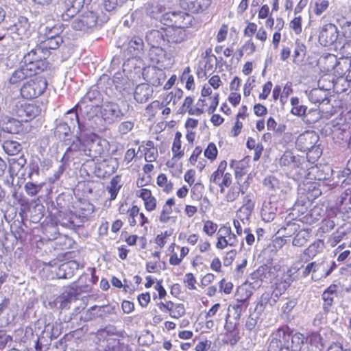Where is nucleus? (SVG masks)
I'll return each mask as SVG.
<instances>
[{
	"instance_id": "3c124183",
	"label": "nucleus",
	"mask_w": 351,
	"mask_h": 351,
	"mask_svg": "<svg viewBox=\"0 0 351 351\" xmlns=\"http://www.w3.org/2000/svg\"><path fill=\"white\" fill-rule=\"evenodd\" d=\"M171 16L172 26L178 27V23H181L185 25L184 28L186 29L191 24V16L186 12L172 13Z\"/></svg>"
},
{
	"instance_id": "c03bdc74",
	"label": "nucleus",
	"mask_w": 351,
	"mask_h": 351,
	"mask_svg": "<svg viewBox=\"0 0 351 351\" xmlns=\"http://www.w3.org/2000/svg\"><path fill=\"white\" fill-rule=\"evenodd\" d=\"M285 25V21L282 18H277V25L276 30L273 32L271 36V45L274 50L279 49L280 43L282 39L281 30L283 29Z\"/></svg>"
},
{
	"instance_id": "9d476101",
	"label": "nucleus",
	"mask_w": 351,
	"mask_h": 351,
	"mask_svg": "<svg viewBox=\"0 0 351 351\" xmlns=\"http://www.w3.org/2000/svg\"><path fill=\"white\" fill-rule=\"evenodd\" d=\"M276 277L278 275L276 268L267 265H261L250 274L251 279L256 283L259 282L273 283Z\"/></svg>"
},
{
	"instance_id": "8fccbe9b",
	"label": "nucleus",
	"mask_w": 351,
	"mask_h": 351,
	"mask_svg": "<svg viewBox=\"0 0 351 351\" xmlns=\"http://www.w3.org/2000/svg\"><path fill=\"white\" fill-rule=\"evenodd\" d=\"M4 152L10 156L18 154L22 149V145L17 141L14 140L4 141L2 144Z\"/></svg>"
},
{
	"instance_id": "b1692460",
	"label": "nucleus",
	"mask_w": 351,
	"mask_h": 351,
	"mask_svg": "<svg viewBox=\"0 0 351 351\" xmlns=\"http://www.w3.org/2000/svg\"><path fill=\"white\" fill-rule=\"evenodd\" d=\"M255 207V197L254 194L249 193L242 199V204L237 210L239 217L243 220L249 219Z\"/></svg>"
},
{
	"instance_id": "13d9d810",
	"label": "nucleus",
	"mask_w": 351,
	"mask_h": 351,
	"mask_svg": "<svg viewBox=\"0 0 351 351\" xmlns=\"http://www.w3.org/2000/svg\"><path fill=\"white\" fill-rule=\"evenodd\" d=\"M218 154L219 150L214 142H210L204 150V156L211 163L217 160Z\"/></svg>"
},
{
	"instance_id": "1a4fd4ad",
	"label": "nucleus",
	"mask_w": 351,
	"mask_h": 351,
	"mask_svg": "<svg viewBox=\"0 0 351 351\" xmlns=\"http://www.w3.org/2000/svg\"><path fill=\"white\" fill-rule=\"evenodd\" d=\"M189 252V246L180 245L174 241L171 242L167 247L166 254L169 258V265L173 267H180Z\"/></svg>"
},
{
	"instance_id": "c756f323",
	"label": "nucleus",
	"mask_w": 351,
	"mask_h": 351,
	"mask_svg": "<svg viewBox=\"0 0 351 351\" xmlns=\"http://www.w3.org/2000/svg\"><path fill=\"white\" fill-rule=\"evenodd\" d=\"M248 116L247 107L245 105H243L236 114L234 124L231 128L230 134L232 136L236 137L241 134L243 127V122L241 120H245Z\"/></svg>"
},
{
	"instance_id": "393cba45",
	"label": "nucleus",
	"mask_w": 351,
	"mask_h": 351,
	"mask_svg": "<svg viewBox=\"0 0 351 351\" xmlns=\"http://www.w3.org/2000/svg\"><path fill=\"white\" fill-rule=\"evenodd\" d=\"M63 31L62 25L53 20L48 21L39 27V34L45 38H53L60 35Z\"/></svg>"
},
{
	"instance_id": "20e7f679",
	"label": "nucleus",
	"mask_w": 351,
	"mask_h": 351,
	"mask_svg": "<svg viewBox=\"0 0 351 351\" xmlns=\"http://www.w3.org/2000/svg\"><path fill=\"white\" fill-rule=\"evenodd\" d=\"M149 184L145 182V176H139L136 180V189L134 191V194L143 202L145 211L152 213L157 209L158 202L152 191L145 187Z\"/></svg>"
},
{
	"instance_id": "bb28decb",
	"label": "nucleus",
	"mask_w": 351,
	"mask_h": 351,
	"mask_svg": "<svg viewBox=\"0 0 351 351\" xmlns=\"http://www.w3.org/2000/svg\"><path fill=\"white\" fill-rule=\"evenodd\" d=\"M194 100L193 96H186L179 107L177 113L179 114L187 113L190 116H201L198 105L196 104V105L194 106Z\"/></svg>"
},
{
	"instance_id": "c9c22d12",
	"label": "nucleus",
	"mask_w": 351,
	"mask_h": 351,
	"mask_svg": "<svg viewBox=\"0 0 351 351\" xmlns=\"http://www.w3.org/2000/svg\"><path fill=\"white\" fill-rule=\"evenodd\" d=\"M182 134L180 131H177L175 133L172 144H171V152L174 158H183L185 153V147L182 144Z\"/></svg>"
},
{
	"instance_id": "ddd939ff",
	"label": "nucleus",
	"mask_w": 351,
	"mask_h": 351,
	"mask_svg": "<svg viewBox=\"0 0 351 351\" xmlns=\"http://www.w3.org/2000/svg\"><path fill=\"white\" fill-rule=\"evenodd\" d=\"M120 150L121 152H119V150L117 149L112 152L114 157H111L112 172L116 171L120 165H128L137 155L134 148H130L125 152L123 159H121V156L123 153V148L121 147Z\"/></svg>"
},
{
	"instance_id": "39448f33",
	"label": "nucleus",
	"mask_w": 351,
	"mask_h": 351,
	"mask_svg": "<svg viewBox=\"0 0 351 351\" xmlns=\"http://www.w3.org/2000/svg\"><path fill=\"white\" fill-rule=\"evenodd\" d=\"M219 103V94L213 93L210 86L204 84L201 91L200 97L197 101L201 115L207 112L208 114H213L217 109Z\"/></svg>"
},
{
	"instance_id": "2f4dec72",
	"label": "nucleus",
	"mask_w": 351,
	"mask_h": 351,
	"mask_svg": "<svg viewBox=\"0 0 351 351\" xmlns=\"http://www.w3.org/2000/svg\"><path fill=\"white\" fill-rule=\"evenodd\" d=\"M85 0H72L65 3V11L62 14L63 20H68L75 15L83 7Z\"/></svg>"
},
{
	"instance_id": "2eb2a0df",
	"label": "nucleus",
	"mask_w": 351,
	"mask_h": 351,
	"mask_svg": "<svg viewBox=\"0 0 351 351\" xmlns=\"http://www.w3.org/2000/svg\"><path fill=\"white\" fill-rule=\"evenodd\" d=\"M319 140V135L313 130H306L300 134L296 138V147L303 152L313 147Z\"/></svg>"
},
{
	"instance_id": "4468645a",
	"label": "nucleus",
	"mask_w": 351,
	"mask_h": 351,
	"mask_svg": "<svg viewBox=\"0 0 351 351\" xmlns=\"http://www.w3.org/2000/svg\"><path fill=\"white\" fill-rule=\"evenodd\" d=\"M176 206L174 197H169L165 199L158 213V221L160 223L167 224L176 223L177 217L173 215V207Z\"/></svg>"
},
{
	"instance_id": "864d4df0",
	"label": "nucleus",
	"mask_w": 351,
	"mask_h": 351,
	"mask_svg": "<svg viewBox=\"0 0 351 351\" xmlns=\"http://www.w3.org/2000/svg\"><path fill=\"white\" fill-rule=\"evenodd\" d=\"M311 237V231L307 229L300 230L294 237L292 244L294 246H304L309 240Z\"/></svg>"
},
{
	"instance_id": "49530a36",
	"label": "nucleus",
	"mask_w": 351,
	"mask_h": 351,
	"mask_svg": "<svg viewBox=\"0 0 351 351\" xmlns=\"http://www.w3.org/2000/svg\"><path fill=\"white\" fill-rule=\"evenodd\" d=\"M172 229L166 230L158 234L154 239V243L159 250H162L168 243L171 237L173 234Z\"/></svg>"
},
{
	"instance_id": "5fc2aeb1",
	"label": "nucleus",
	"mask_w": 351,
	"mask_h": 351,
	"mask_svg": "<svg viewBox=\"0 0 351 351\" xmlns=\"http://www.w3.org/2000/svg\"><path fill=\"white\" fill-rule=\"evenodd\" d=\"M303 17L300 14L294 15L289 21V29L295 35H300L302 32Z\"/></svg>"
},
{
	"instance_id": "7ed1b4c3",
	"label": "nucleus",
	"mask_w": 351,
	"mask_h": 351,
	"mask_svg": "<svg viewBox=\"0 0 351 351\" xmlns=\"http://www.w3.org/2000/svg\"><path fill=\"white\" fill-rule=\"evenodd\" d=\"M279 165L289 172H294L297 176L306 173L311 167L307 164L305 157L295 154L291 150H286L279 159Z\"/></svg>"
},
{
	"instance_id": "5701e85b",
	"label": "nucleus",
	"mask_w": 351,
	"mask_h": 351,
	"mask_svg": "<svg viewBox=\"0 0 351 351\" xmlns=\"http://www.w3.org/2000/svg\"><path fill=\"white\" fill-rule=\"evenodd\" d=\"M290 338L292 339V343H293V339L300 340L301 343H303V335L300 332L292 335V330L287 325L278 328L276 331V339H278L279 341L285 346H289V341Z\"/></svg>"
},
{
	"instance_id": "6e6552de",
	"label": "nucleus",
	"mask_w": 351,
	"mask_h": 351,
	"mask_svg": "<svg viewBox=\"0 0 351 351\" xmlns=\"http://www.w3.org/2000/svg\"><path fill=\"white\" fill-rule=\"evenodd\" d=\"M47 86V82L43 77H36L23 84L21 94L23 98L31 99L40 96Z\"/></svg>"
},
{
	"instance_id": "052dcab7",
	"label": "nucleus",
	"mask_w": 351,
	"mask_h": 351,
	"mask_svg": "<svg viewBox=\"0 0 351 351\" xmlns=\"http://www.w3.org/2000/svg\"><path fill=\"white\" fill-rule=\"evenodd\" d=\"M183 95L184 91L182 89L177 88L168 93L165 98V101L167 102V104L172 103V105L175 106L180 101Z\"/></svg>"
},
{
	"instance_id": "09e8293b",
	"label": "nucleus",
	"mask_w": 351,
	"mask_h": 351,
	"mask_svg": "<svg viewBox=\"0 0 351 351\" xmlns=\"http://www.w3.org/2000/svg\"><path fill=\"white\" fill-rule=\"evenodd\" d=\"M307 153L305 157L307 164H308L311 169H312L315 163L319 160L322 156V152L319 145H314L310 149H307Z\"/></svg>"
},
{
	"instance_id": "6ab92c4d",
	"label": "nucleus",
	"mask_w": 351,
	"mask_h": 351,
	"mask_svg": "<svg viewBox=\"0 0 351 351\" xmlns=\"http://www.w3.org/2000/svg\"><path fill=\"white\" fill-rule=\"evenodd\" d=\"M15 112L21 119V121L27 122L35 118L39 114L40 110L35 104L24 102L16 105Z\"/></svg>"
},
{
	"instance_id": "e2e57ef3",
	"label": "nucleus",
	"mask_w": 351,
	"mask_h": 351,
	"mask_svg": "<svg viewBox=\"0 0 351 351\" xmlns=\"http://www.w3.org/2000/svg\"><path fill=\"white\" fill-rule=\"evenodd\" d=\"M330 5L328 0H315L313 5V13L316 16H320L326 12Z\"/></svg>"
},
{
	"instance_id": "4be33fe9",
	"label": "nucleus",
	"mask_w": 351,
	"mask_h": 351,
	"mask_svg": "<svg viewBox=\"0 0 351 351\" xmlns=\"http://www.w3.org/2000/svg\"><path fill=\"white\" fill-rule=\"evenodd\" d=\"M202 62L198 66L196 71V75L198 78H207L208 74L214 72L215 69L222 60V58H202Z\"/></svg>"
},
{
	"instance_id": "58836bf2",
	"label": "nucleus",
	"mask_w": 351,
	"mask_h": 351,
	"mask_svg": "<svg viewBox=\"0 0 351 351\" xmlns=\"http://www.w3.org/2000/svg\"><path fill=\"white\" fill-rule=\"evenodd\" d=\"M156 182L158 187L165 194L171 193L174 189L173 182L164 173H160L157 176Z\"/></svg>"
},
{
	"instance_id": "a878e982",
	"label": "nucleus",
	"mask_w": 351,
	"mask_h": 351,
	"mask_svg": "<svg viewBox=\"0 0 351 351\" xmlns=\"http://www.w3.org/2000/svg\"><path fill=\"white\" fill-rule=\"evenodd\" d=\"M79 263L75 261H70L60 264L55 268L58 278L69 279L73 276L75 272L79 268Z\"/></svg>"
},
{
	"instance_id": "f03ea898",
	"label": "nucleus",
	"mask_w": 351,
	"mask_h": 351,
	"mask_svg": "<svg viewBox=\"0 0 351 351\" xmlns=\"http://www.w3.org/2000/svg\"><path fill=\"white\" fill-rule=\"evenodd\" d=\"M94 137L95 135L90 129L84 124H80L79 131L77 132V138L67 148L64 156L74 158L83 155H90V151L84 147L82 142L93 141Z\"/></svg>"
},
{
	"instance_id": "680f3d73",
	"label": "nucleus",
	"mask_w": 351,
	"mask_h": 351,
	"mask_svg": "<svg viewBox=\"0 0 351 351\" xmlns=\"http://www.w3.org/2000/svg\"><path fill=\"white\" fill-rule=\"evenodd\" d=\"M94 211V206L88 202H81L79 206L78 216L83 221L86 219Z\"/></svg>"
},
{
	"instance_id": "69168bd1",
	"label": "nucleus",
	"mask_w": 351,
	"mask_h": 351,
	"mask_svg": "<svg viewBox=\"0 0 351 351\" xmlns=\"http://www.w3.org/2000/svg\"><path fill=\"white\" fill-rule=\"evenodd\" d=\"M14 27L18 35L24 36L29 27L28 19L25 16H20Z\"/></svg>"
},
{
	"instance_id": "a19ab883",
	"label": "nucleus",
	"mask_w": 351,
	"mask_h": 351,
	"mask_svg": "<svg viewBox=\"0 0 351 351\" xmlns=\"http://www.w3.org/2000/svg\"><path fill=\"white\" fill-rule=\"evenodd\" d=\"M180 80L185 84V89L193 92L195 90V82L189 66H186L180 76Z\"/></svg>"
},
{
	"instance_id": "412c9836",
	"label": "nucleus",
	"mask_w": 351,
	"mask_h": 351,
	"mask_svg": "<svg viewBox=\"0 0 351 351\" xmlns=\"http://www.w3.org/2000/svg\"><path fill=\"white\" fill-rule=\"evenodd\" d=\"M230 166L234 171L236 180L240 182L244 176L248 174L250 170V158L247 156L239 160H232Z\"/></svg>"
},
{
	"instance_id": "f704fd0d",
	"label": "nucleus",
	"mask_w": 351,
	"mask_h": 351,
	"mask_svg": "<svg viewBox=\"0 0 351 351\" xmlns=\"http://www.w3.org/2000/svg\"><path fill=\"white\" fill-rule=\"evenodd\" d=\"M252 295L253 291L251 284L245 282L237 287L234 293V300L249 304Z\"/></svg>"
},
{
	"instance_id": "f3484780",
	"label": "nucleus",
	"mask_w": 351,
	"mask_h": 351,
	"mask_svg": "<svg viewBox=\"0 0 351 351\" xmlns=\"http://www.w3.org/2000/svg\"><path fill=\"white\" fill-rule=\"evenodd\" d=\"M143 75L147 84L156 87L161 86L166 78L165 71L154 66L145 68L143 70Z\"/></svg>"
},
{
	"instance_id": "a211bd4d",
	"label": "nucleus",
	"mask_w": 351,
	"mask_h": 351,
	"mask_svg": "<svg viewBox=\"0 0 351 351\" xmlns=\"http://www.w3.org/2000/svg\"><path fill=\"white\" fill-rule=\"evenodd\" d=\"M127 220L129 225L132 227L136 226L144 227L149 223L148 217L141 210V208L136 204H133L131 207L128 208Z\"/></svg>"
},
{
	"instance_id": "f257e3e1",
	"label": "nucleus",
	"mask_w": 351,
	"mask_h": 351,
	"mask_svg": "<svg viewBox=\"0 0 351 351\" xmlns=\"http://www.w3.org/2000/svg\"><path fill=\"white\" fill-rule=\"evenodd\" d=\"M227 167V161L226 160H221L217 169L210 174L209 182L210 185L219 189L226 202L231 203L236 201L239 197L240 194L245 193L249 183L244 186L237 180L233 182L232 175L226 171Z\"/></svg>"
},
{
	"instance_id": "9b49d317",
	"label": "nucleus",
	"mask_w": 351,
	"mask_h": 351,
	"mask_svg": "<svg viewBox=\"0 0 351 351\" xmlns=\"http://www.w3.org/2000/svg\"><path fill=\"white\" fill-rule=\"evenodd\" d=\"M339 32L337 26L331 23L324 24L319 31V43L325 47L332 45L337 39Z\"/></svg>"
},
{
	"instance_id": "72a5a7b5",
	"label": "nucleus",
	"mask_w": 351,
	"mask_h": 351,
	"mask_svg": "<svg viewBox=\"0 0 351 351\" xmlns=\"http://www.w3.org/2000/svg\"><path fill=\"white\" fill-rule=\"evenodd\" d=\"M337 296V285L331 284L322 293L323 308L328 311L334 302V298Z\"/></svg>"
},
{
	"instance_id": "de8ad7c7",
	"label": "nucleus",
	"mask_w": 351,
	"mask_h": 351,
	"mask_svg": "<svg viewBox=\"0 0 351 351\" xmlns=\"http://www.w3.org/2000/svg\"><path fill=\"white\" fill-rule=\"evenodd\" d=\"M257 50V47L252 38L246 40L238 49V55L239 58L244 56H250L254 54Z\"/></svg>"
},
{
	"instance_id": "f8f14e48",
	"label": "nucleus",
	"mask_w": 351,
	"mask_h": 351,
	"mask_svg": "<svg viewBox=\"0 0 351 351\" xmlns=\"http://www.w3.org/2000/svg\"><path fill=\"white\" fill-rule=\"evenodd\" d=\"M156 306L160 311L168 313L173 319H178L186 314V308L182 303H175L171 300H167L158 302Z\"/></svg>"
},
{
	"instance_id": "79ce46f5",
	"label": "nucleus",
	"mask_w": 351,
	"mask_h": 351,
	"mask_svg": "<svg viewBox=\"0 0 351 351\" xmlns=\"http://www.w3.org/2000/svg\"><path fill=\"white\" fill-rule=\"evenodd\" d=\"M2 122L3 130L9 133L18 134L22 129L21 120L19 121L7 117L2 120Z\"/></svg>"
},
{
	"instance_id": "dca6fc26",
	"label": "nucleus",
	"mask_w": 351,
	"mask_h": 351,
	"mask_svg": "<svg viewBox=\"0 0 351 351\" xmlns=\"http://www.w3.org/2000/svg\"><path fill=\"white\" fill-rule=\"evenodd\" d=\"M97 21L96 14L91 11H88L74 19L72 22V27L77 31H86L95 26Z\"/></svg>"
},
{
	"instance_id": "774afa93",
	"label": "nucleus",
	"mask_w": 351,
	"mask_h": 351,
	"mask_svg": "<svg viewBox=\"0 0 351 351\" xmlns=\"http://www.w3.org/2000/svg\"><path fill=\"white\" fill-rule=\"evenodd\" d=\"M42 43L43 45V48L49 49H56L62 43V39L60 35H58L53 38H45V40L42 41Z\"/></svg>"
},
{
	"instance_id": "603ef678",
	"label": "nucleus",
	"mask_w": 351,
	"mask_h": 351,
	"mask_svg": "<svg viewBox=\"0 0 351 351\" xmlns=\"http://www.w3.org/2000/svg\"><path fill=\"white\" fill-rule=\"evenodd\" d=\"M290 103L291 105V113L298 117H302L306 114L307 106L301 105L300 99L297 97L291 98Z\"/></svg>"
},
{
	"instance_id": "4c0bfd02",
	"label": "nucleus",
	"mask_w": 351,
	"mask_h": 351,
	"mask_svg": "<svg viewBox=\"0 0 351 351\" xmlns=\"http://www.w3.org/2000/svg\"><path fill=\"white\" fill-rule=\"evenodd\" d=\"M272 298L273 296L269 292L262 293L256 301L254 311L261 315L265 311L268 304L272 306L276 302L277 299L272 300Z\"/></svg>"
},
{
	"instance_id": "e433bc0d",
	"label": "nucleus",
	"mask_w": 351,
	"mask_h": 351,
	"mask_svg": "<svg viewBox=\"0 0 351 351\" xmlns=\"http://www.w3.org/2000/svg\"><path fill=\"white\" fill-rule=\"evenodd\" d=\"M199 123V120L193 117H188L186 119L184 123V128L186 131L185 136L189 143L193 144L196 137L195 130L198 127Z\"/></svg>"
},
{
	"instance_id": "aec40b11",
	"label": "nucleus",
	"mask_w": 351,
	"mask_h": 351,
	"mask_svg": "<svg viewBox=\"0 0 351 351\" xmlns=\"http://www.w3.org/2000/svg\"><path fill=\"white\" fill-rule=\"evenodd\" d=\"M184 24L178 23V27L169 25L165 30V36L169 43H180L186 38Z\"/></svg>"
},
{
	"instance_id": "338daca9",
	"label": "nucleus",
	"mask_w": 351,
	"mask_h": 351,
	"mask_svg": "<svg viewBox=\"0 0 351 351\" xmlns=\"http://www.w3.org/2000/svg\"><path fill=\"white\" fill-rule=\"evenodd\" d=\"M306 53V46L303 43H296L293 54V62L297 64L300 63Z\"/></svg>"
},
{
	"instance_id": "ea45409f",
	"label": "nucleus",
	"mask_w": 351,
	"mask_h": 351,
	"mask_svg": "<svg viewBox=\"0 0 351 351\" xmlns=\"http://www.w3.org/2000/svg\"><path fill=\"white\" fill-rule=\"evenodd\" d=\"M324 240L317 239L304 250L303 255L306 256L307 258H313L317 254L322 253L324 250Z\"/></svg>"
},
{
	"instance_id": "37998d69",
	"label": "nucleus",
	"mask_w": 351,
	"mask_h": 351,
	"mask_svg": "<svg viewBox=\"0 0 351 351\" xmlns=\"http://www.w3.org/2000/svg\"><path fill=\"white\" fill-rule=\"evenodd\" d=\"M27 68L21 65V68L16 70L10 78V82L11 84H16L23 80L25 79L28 76H31L34 74V69Z\"/></svg>"
},
{
	"instance_id": "7c9ffc66",
	"label": "nucleus",
	"mask_w": 351,
	"mask_h": 351,
	"mask_svg": "<svg viewBox=\"0 0 351 351\" xmlns=\"http://www.w3.org/2000/svg\"><path fill=\"white\" fill-rule=\"evenodd\" d=\"M153 90L147 84L138 85L134 93V99L140 104L145 103L152 95Z\"/></svg>"
},
{
	"instance_id": "423d86ee",
	"label": "nucleus",
	"mask_w": 351,
	"mask_h": 351,
	"mask_svg": "<svg viewBox=\"0 0 351 351\" xmlns=\"http://www.w3.org/2000/svg\"><path fill=\"white\" fill-rule=\"evenodd\" d=\"M238 243L239 239L231 227L225 224L220 226L216 234L215 248L223 251L228 247H235Z\"/></svg>"
},
{
	"instance_id": "0eeeda50",
	"label": "nucleus",
	"mask_w": 351,
	"mask_h": 351,
	"mask_svg": "<svg viewBox=\"0 0 351 351\" xmlns=\"http://www.w3.org/2000/svg\"><path fill=\"white\" fill-rule=\"evenodd\" d=\"M88 285L80 286L76 282L66 287L65 290L54 300L55 306L60 309L69 308L73 300H77L79 293L88 290Z\"/></svg>"
},
{
	"instance_id": "cd10ccee",
	"label": "nucleus",
	"mask_w": 351,
	"mask_h": 351,
	"mask_svg": "<svg viewBox=\"0 0 351 351\" xmlns=\"http://www.w3.org/2000/svg\"><path fill=\"white\" fill-rule=\"evenodd\" d=\"M38 51L40 49H32L23 56L22 60V66L28 69L33 67L34 74H36L40 70V64H42L41 57L38 54Z\"/></svg>"
},
{
	"instance_id": "4d7b16f0",
	"label": "nucleus",
	"mask_w": 351,
	"mask_h": 351,
	"mask_svg": "<svg viewBox=\"0 0 351 351\" xmlns=\"http://www.w3.org/2000/svg\"><path fill=\"white\" fill-rule=\"evenodd\" d=\"M249 306L248 303L235 300V302L230 304L228 308L233 311V316L235 319L239 320L242 313L246 311Z\"/></svg>"
},
{
	"instance_id": "bf43d9fd",
	"label": "nucleus",
	"mask_w": 351,
	"mask_h": 351,
	"mask_svg": "<svg viewBox=\"0 0 351 351\" xmlns=\"http://www.w3.org/2000/svg\"><path fill=\"white\" fill-rule=\"evenodd\" d=\"M123 184L121 175H117L111 179V200L116 199Z\"/></svg>"
},
{
	"instance_id": "6e6d98bb",
	"label": "nucleus",
	"mask_w": 351,
	"mask_h": 351,
	"mask_svg": "<svg viewBox=\"0 0 351 351\" xmlns=\"http://www.w3.org/2000/svg\"><path fill=\"white\" fill-rule=\"evenodd\" d=\"M190 188V197L193 201H199L204 193V185L201 181H198V184L189 186Z\"/></svg>"
},
{
	"instance_id": "473e14b6",
	"label": "nucleus",
	"mask_w": 351,
	"mask_h": 351,
	"mask_svg": "<svg viewBox=\"0 0 351 351\" xmlns=\"http://www.w3.org/2000/svg\"><path fill=\"white\" fill-rule=\"evenodd\" d=\"M138 151H141L146 162H154L158 156V149L152 141H146L144 145L138 147Z\"/></svg>"
},
{
	"instance_id": "a18cd8bd",
	"label": "nucleus",
	"mask_w": 351,
	"mask_h": 351,
	"mask_svg": "<svg viewBox=\"0 0 351 351\" xmlns=\"http://www.w3.org/2000/svg\"><path fill=\"white\" fill-rule=\"evenodd\" d=\"M239 330L236 326L232 328H226L224 334L223 343L230 346H234L239 341Z\"/></svg>"
},
{
	"instance_id": "c85d7f7f",
	"label": "nucleus",
	"mask_w": 351,
	"mask_h": 351,
	"mask_svg": "<svg viewBox=\"0 0 351 351\" xmlns=\"http://www.w3.org/2000/svg\"><path fill=\"white\" fill-rule=\"evenodd\" d=\"M292 282L293 279L291 275L286 279L276 277L273 281L274 284L271 286L272 292L271 295L274 296V298H279L289 287Z\"/></svg>"
},
{
	"instance_id": "0e129e2a",
	"label": "nucleus",
	"mask_w": 351,
	"mask_h": 351,
	"mask_svg": "<svg viewBox=\"0 0 351 351\" xmlns=\"http://www.w3.org/2000/svg\"><path fill=\"white\" fill-rule=\"evenodd\" d=\"M218 227V224L213 220H205L203 221L202 232L206 236L211 237L215 234H217Z\"/></svg>"
}]
</instances>
